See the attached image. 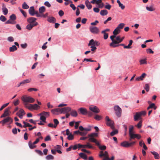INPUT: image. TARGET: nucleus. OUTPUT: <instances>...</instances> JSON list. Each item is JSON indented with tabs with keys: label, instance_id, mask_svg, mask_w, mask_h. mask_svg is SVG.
Returning a JSON list of instances; mask_svg holds the SVG:
<instances>
[{
	"label": "nucleus",
	"instance_id": "nucleus-1",
	"mask_svg": "<svg viewBox=\"0 0 160 160\" xmlns=\"http://www.w3.org/2000/svg\"><path fill=\"white\" fill-rule=\"evenodd\" d=\"M23 104L26 108V106H28V103H32L35 101V99L32 97L27 95H24L21 97Z\"/></svg>",
	"mask_w": 160,
	"mask_h": 160
},
{
	"label": "nucleus",
	"instance_id": "nucleus-2",
	"mask_svg": "<svg viewBox=\"0 0 160 160\" xmlns=\"http://www.w3.org/2000/svg\"><path fill=\"white\" fill-rule=\"evenodd\" d=\"M124 38V37H123L121 38L119 36H118L116 37L115 40L114 39L110 44V46L113 48H116L119 46L118 44L123 41Z\"/></svg>",
	"mask_w": 160,
	"mask_h": 160
},
{
	"label": "nucleus",
	"instance_id": "nucleus-3",
	"mask_svg": "<svg viewBox=\"0 0 160 160\" xmlns=\"http://www.w3.org/2000/svg\"><path fill=\"white\" fill-rule=\"evenodd\" d=\"M105 119L106 124L108 126H110L111 129H114V122L113 121L110 119L108 116H107L106 117Z\"/></svg>",
	"mask_w": 160,
	"mask_h": 160
},
{
	"label": "nucleus",
	"instance_id": "nucleus-4",
	"mask_svg": "<svg viewBox=\"0 0 160 160\" xmlns=\"http://www.w3.org/2000/svg\"><path fill=\"white\" fill-rule=\"evenodd\" d=\"M135 143V141L131 142L130 143L127 141H124L121 143V145L123 147L127 148L134 145Z\"/></svg>",
	"mask_w": 160,
	"mask_h": 160
},
{
	"label": "nucleus",
	"instance_id": "nucleus-5",
	"mask_svg": "<svg viewBox=\"0 0 160 160\" xmlns=\"http://www.w3.org/2000/svg\"><path fill=\"white\" fill-rule=\"evenodd\" d=\"M90 31L93 34H98L99 32V28L95 26H91L89 28Z\"/></svg>",
	"mask_w": 160,
	"mask_h": 160
},
{
	"label": "nucleus",
	"instance_id": "nucleus-6",
	"mask_svg": "<svg viewBox=\"0 0 160 160\" xmlns=\"http://www.w3.org/2000/svg\"><path fill=\"white\" fill-rule=\"evenodd\" d=\"M120 32V30L118 29L117 28L113 32V35L110 36V38L112 40V42L115 39L114 38H116V36L119 34Z\"/></svg>",
	"mask_w": 160,
	"mask_h": 160
},
{
	"label": "nucleus",
	"instance_id": "nucleus-7",
	"mask_svg": "<svg viewBox=\"0 0 160 160\" xmlns=\"http://www.w3.org/2000/svg\"><path fill=\"white\" fill-rule=\"evenodd\" d=\"M11 107H9L6 108L5 110L4 113L1 116V118L5 117L9 115L11 113L10 110L11 109Z\"/></svg>",
	"mask_w": 160,
	"mask_h": 160
},
{
	"label": "nucleus",
	"instance_id": "nucleus-8",
	"mask_svg": "<svg viewBox=\"0 0 160 160\" xmlns=\"http://www.w3.org/2000/svg\"><path fill=\"white\" fill-rule=\"evenodd\" d=\"M40 107L37 104H29L28 106H26V108H28L30 110H32L33 109L36 110L39 108Z\"/></svg>",
	"mask_w": 160,
	"mask_h": 160
},
{
	"label": "nucleus",
	"instance_id": "nucleus-9",
	"mask_svg": "<svg viewBox=\"0 0 160 160\" xmlns=\"http://www.w3.org/2000/svg\"><path fill=\"white\" fill-rule=\"evenodd\" d=\"M114 109L116 111L117 116L118 117H120L122 112L121 109L118 106L116 105L114 106Z\"/></svg>",
	"mask_w": 160,
	"mask_h": 160
},
{
	"label": "nucleus",
	"instance_id": "nucleus-10",
	"mask_svg": "<svg viewBox=\"0 0 160 160\" xmlns=\"http://www.w3.org/2000/svg\"><path fill=\"white\" fill-rule=\"evenodd\" d=\"M71 110V108L70 107H66L60 109V111L61 113H68Z\"/></svg>",
	"mask_w": 160,
	"mask_h": 160
},
{
	"label": "nucleus",
	"instance_id": "nucleus-11",
	"mask_svg": "<svg viewBox=\"0 0 160 160\" xmlns=\"http://www.w3.org/2000/svg\"><path fill=\"white\" fill-rule=\"evenodd\" d=\"M129 140L130 141H131L132 139H134L135 138H137L138 139H140L141 136L139 134H134L132 133L129 135Z\"/></svg>",
	"mask_w": 160,
	"mask_h": 160
},
{
	"label": "nucleus",
	"instance_id": "nucleus-12",
	"mask_svg": "<svg viewBox=\"0 0 160 160\" xmlns=\"http://www.w3.org/2000/svg\"><path fill=\"white\" fill-rule=\"evenodd\" d=\"M89 108L91 111L95 113H98L100 112L99 108L95 106H90Z\"/></svg>",
	"mask_w": 160,
	"mask_h": 160
},
{
	"label": "nucleus",
	"instance_id": "nucleus-13",
	"mask_svg": "<svg viewBox=\"0 0 160 160\" xmlns=\"http://www.w3.org/2000/svg\"><path fill=\"white\" fill-rule=\"evenodd\" d=\"M100 44L99 42L97 41H94L93 39L91 40L88 44V46H98Z\"/></svg>",
	"mask_w": 160,
	"mask_h": 160
},
{
	"label": "nucleus",
	"instance_id": "nucleus-14",
	"mask_svg": "<svg viewBox=\"0 0 160 160\" xmlns=\"http://www.w3.org/2000/svg\"><path fill=\"white\" fill-rule=\"evenodd\" d=\"M79 145V148H93L94 147L91 145L89 142H87V144L86 145H82L80 144Z\"/></svg>",
	"mask_w": 160,
	"mask_h": 160
},
{
	"label": "nucleus",
	"instance_id": "nucleus-15",
	"mask_svg": "<svg viewBox=\"0 0 160 160\" xmlns=\"http://www.w3.org/2000/svg\"><path fill=\"white\" fill-rule=\"evenodd\" d=\"M78 111L79 112L80 114L83 115H86L88 114V112L85 108H80L78 109Z\"/></svg>",
	"mask_w": 160,
	"mask_h": 160
},
{
	"label": "nucleus",
	"instance_id": "nucleus-16",
	"mask_svg": "<svg viewBox=\"0 0 160 160\" xmlns=\"http://www.w3.org/2000/svg\"><path fill=\"white\" fill-rule=\"evenodd\" d=\"M35 11V10L33 6L30 7L28 10V12L29 14L32 16H33L34 15Z\"/></svg>",
	"mask_w": 160,
	"mask_h": 160
},
{
	"label": "nucleus",
	"instance_id": "nucleus-17",
	"mask_svg": "<svg viewBox=\"0 0 160 160\" xmlns=\"http://www.w3.org/2000/svg\"><path fill=\"white\" fill-rule=\"evenodd\" d=\"M47 20L48 22L52 23H54L56 21V18L53 17H48Z\"/></svg>",
	"mask_w": 160,
	"mask_h": 160
},
{
	"label": "nucleus",
	"instance_id": "nucleus-18",
	"mask_svg": "<svg viewBox=\"0 0 160 160\" xmlns=\"http://www.w3.org/2000/svg\"><path fill=\"white\" fill-rule=\"evenodd\" d=\"M37 19L34 17H30L28 18L27 19V22L29 23H34L36 22V21Z\"/></svg>",
	"mask_w": 160,
	"mask_h": 160
},
{
	"label": "nucleus",
	"instance_id": "nucleus-19",
	"mask_svg": "<svg viewBox=\"0 0 160 160\" xmlns=\"http://www.w3.org/2000/svg\"><path fill=\"white\" fill-rule=\"evenodd\" d=\"M146 76V73H143L140 77L136 78L135 79L137 81L142 80Z\"/></svg>",
	"mask_w": 160,
	"mask_h": 160
},
{
	"label": "nucleus",
	"instance_id": "nucleus-20",
	"mask_svg": "<svg viewBox=\"0 0 160 160\" xmlns=\"http://www.w3.org/2000/svg\"><path fill=\"white\" fill-rule=\"evenodd\" d=\"M89 138L88 141L89 142H94L96 143V145H98V143H99L97 140L93 137H89Z\"/></svg>",
	"mask_w": 160,
	"mask_h": 160
},
{
	"label": "nucleus",
	"instance_id": "nucleus-21",
	"mask_svg": "<svg viewBox=\"0 0 160 160\" xmlns=\"http://www.w3.org/2000/svg\"><path fill=\"white\" fill-rule=\"evenodd\" d=\"M2 11L4 14L6 15L8 13V10L6 8L4 4H3L2 6Z\"/></svg>",
	"mask_w": 160,
	"mask_h": 160
},
{
	"label": "nucleus",
	"instance_id": "nucleus-22",
	"mask_svg": "<svg viewBox=\"0 0 160 160\" xmlns=\"http://www.w3.org/2000/svg\"><path fill=\"white\" fill-rule=\"evenodd\" d=\"M31 81V79L30 78L27 79L25 80H22L21 82V83L22 84V86L24 85L27 83H30Z\"/></svg>",
	"mask_w": 160,
	"mask_h": 160
},
{
	"label": "nucleus",
	"instance_id": "nucleus-23",
	"mask_svg": "<svg viewBox=\"0 0 160 160\" xmlns=\"http://www.w3.org/2000/svg\"><path fill=\"white\" fill-rule=\"evenodd\" d=\"M141 116L139 112L136 113V114L134 116V120L135 121H138L139 119H140Z\"/></svg>",
	"mask_w": 160,
	"mask_h": 160
},
{
	"label": "nucleus",
	"instance_id": "nucleus-24",
	"mask_svg": "<svg viewBox=\"0 0 160 160\" xmlns=\"http://www.w3.org/2000/svg\"><path fill=\"white\" fill-rule=\"evenodd\" d=\"M146 9L148 11L150 12L153 11L155 10V8L153 5H151L149 7L147 6Z\"/></svg>",
	"mask_w": 160,
	"mask_h": 160
},
{
	"label": "nucleus",
	"instance_id": "nucleus-25",
	"mask_svg": "<svg viewBox=\"0 0 160 160\" xmlns=\"http://www.w3.org/2000/svg\"><path fill=\"white\" fill-rule=\"evenodd\" d=\"M3 120L5 123L9 122H10V123H11L13 121V119L10 117H8L3 119Z\"/></svg>",
	"mask_w": 160,
	"mask_h": 160
},
{
	"label": "nucleus",
	"instance_id": "nucleus-26",
	"mask_svg": "<svg viewBox=\"0 0 160 160\" xmlns=\"http://www.w3.org/2000/svg\"><path fill=\"white\" fill-rule=\"evenodd\" d=\"M28 145L29 147L31 149H33L36 148V146L33 143H32L31 141L28 142Z\"/></svg>",
	"mask_w": 160,
	"mask_h": 160
},
{
	"label": "nucleus",
	"instance_id": "nucleus-27",
	"mask_svg": "<svg viewBox=\"0 0 160 160\" xmlns=\"http://www.w3.org/2000/svg\"><path fill=\"white\" fill-rule=\"evenodd\" d=\"M16 23V22L15 21H13V20L10 19L9 20L5 22V24H15Z\"/></svg>",
	"mask_w": 160,
	"mask_h": 160
},
{
	"label": "nucleus",
	"instance_id": "nucleus-28",
	"mask_svg": "<svg viewBox=\"0 0 160 160\" xmlns=\"http://www.w3.org/2000/svg\"><path fill=\"white\" fill-rule=\"evenodd\" d=\"M79 129L80 131H86L88 133V131H90L91 130L90 128H84L82 126H80L79 127Z\"/></svg>",
	"mask_w": 160,
	"mask_h": 160
},
{
	"label": "nucleus",
	"instance_id": "nucleus-29",
	"mask_svg": "<svg viewBox=\"0 0 160 160\" xmlns=\"http://www.w3.org/2000/svg\"><path fill=\"white\" fill-rule=\"evenodd\" d=\"M85 4L88 9H91L92 8V5L88 0L86 1Z\"/></svg>",
	"mask_w": 160,
	"mask_h": 160
},
{
	"label": "nucleus",
	"instance_id": "nucleus-30",
	"mask_svg": "<svg viewBox=\"0 0 160 160\" xmlns=\"http://www.w3.org/2000/svg\"><path fill=\"white\" fill-rule=\"evenodd\" d=\"M80 157L84 160H87V155L81 152L79 154Z\"/></svg>",
	"mask_w": 160,
	"mask_h": 160
},
{
	"label": "nucleus",
	"instance_id": "nucleus-31",
	"mask_svg": "<svg viewBox=\"0 0 160 160\" xmlns=\"http://www.w3.org/2000/svg\"><path fill=\"white\" fill-rule=\"evenodd\" d=\"M51 112L52 113V114L55 115L58 114L57 113L58 112H60V108H57L56 109H53L51 110Z\"/></svg>",
	"mask_w": 160,
	"mask_h": 160
},
{
	"label": "nucleus",
	"instance_id": "nucleus-32",
	"mask_svg": "<svg viewBox=\"0 0 160 160\" xmlns=\"http://www.w3.org/2000/svg\"><path fill=\"white\" fill-rule=\"evenodd\" d=\"M71 115L73 117H77L78 116V113L77 111L75 110H72L70 112Z\"/></svg>",
	"mask_w": 160,
	"mask_h": 160
},
{
	"label": "nucleus",
	"instance_id": "nucleus-33",
	"mask_svg": "<svg viewBox=\"0 0 160 160\" xmlns=\"http://www.w3.org/2000/svg\"><path fill=\"white\" fill-rule=\"evenodd\" d=\"M100 13L102 16H105L108 14V11L106 9L102 10L101 11Z\"/></svg>",
	"mask_w": 160,
	"mask_h": 160
},
{
	"label": "nucleus",
	"instance_id": "nucleus-34",
	"mask_svg": "<svg viewBox=\"0 0 160 160\" xmlns=\"http://www.w3.org/2000/svg\"><path fill=\"white\" fill-rule=\"evenodd\" d=\"M151 153L154 156V158L156 159H158L159 158V154L157 152L153 151L151 152Z\"/></svg>",
	"mask_w": 160,
	"mask_h": 160
},
{
	"label": "nucleus",
	"instance_id": "nucleus-35",
	"mask_svg": "<svg viewBox=\"0 0 160 160\" xmlns=\"http://www.w3.org/2000/svg\"><path fill=\"white\" fill-rule=\"evenodd\" d=\"M133 42V41L132 40H130L129 41V43L128 46H125L124 47V48L127 49H130L131 48V46L132 45Z\"/></svg>",
	"mask_w": 160,
	"mask_h": 160
},
{
	"label": "nucleus",
	"instance_id": "nucleus-36",
	"mask_svg": "<svg viewBox=\"0 0 160 160\" xmlns=\"http://www.w3.org/2000/svg\"><path fill=\"white\" fill-rule=\"evenodd\" d=\"M25 114V112L24 110L22 109H20L18 112H17L16 113L17 115H24Z\"/></svg>",
	"mask_w": 160,
	"mask_h": 160
},
{
	"label": "nucleus",
	"instance_id": "nucleus-37",
	"mask_svg": "<svg viewBox=\"0 0 160 160\" xmlns=\"http://www.w3.org/2000/svg\"><path fill=\"white\" fill-rule=\"evenodd\" d=\"M39 12L40 13H42L45 11V8L44 6L40 7L39 9Z\"/></svg>",
	"mask_w": 160,
	"mask_h": 160
},
{
	"label": "nucleus",
	"instance_id": "nucleus-38",
	"mask_svg": "<svg viewBox=\"0 0 160 160\" xmlns=\"http://www.w3.org/2000/svg\"><path fill=\"white\" fill-rule=\"evenodd\" d=\"M17 48L15 45H13L12 47L9 48V51L10 52H14L17 50Z\"/></svg>",
	"mask_w": 160,
	"mask_h": 160
},
{
	"label": "nucleus",
	"instance_id": "nucleus-39",
	"mask_svg": "<svg viewBox=\"0 0 160 160\" xmlns=\"http://www.w3.org/2000/svg\"><path fill=\"white\" fill-rule=\"evenodd\" d=\"M118 131L117 129H115L114 130H113L110 133V135L112 136H113L115 135L118 134Z\"/></svg>",
	"mask_w": 160,
	"mask_h": 160
},
{
	"label": "nucleus",
	"instance_id": "nucleus-40",
	"mask_svg": "<svg viewBox=\"0 0 160 160\" xmlns=\"http://www.w3.org/2000/svg\"><path fill=\"white\" fill-rule=\"evenodd\" d=\"M97 146L99 147V148L101 150H105L106 148V147L105 145L101 146L100 145L99 143H98V145Z\"/></svg>",
	"mask_w": 160,
	"mask_h": 160
},
{
	"label": "nucleus",
	"instance_id": "nucleus-41",
	"mask_svg": "<svg viewBox=\"0 0 160 160\" xmlns=\"http://www.w3.org/2000/svg\"><path fill=\"white\" fill-rule=\"evenodd\" d=\"M46 159L47 160H53L54 159V158L52 155H48L46 157Z\"/></svg>",
	"mask_w": 160,
	"mask_h": 160
},
{
	"label": "nucleus",
	"instance_id": "nucleus-42",
	"mask_svg": "<svg viewBox=\"0 0 160 160\" xmlns=\"http://www.w3.org/2000/svg\"><path fill=\"white\" fill-rule=\"evenodd\" d=\"M23 123L24 124V125L22 126V127L24 128H26L27 127H31L32 126L30 125L29 123L26 122L25 121H23Z\"/></svg>",
	"mask_w": 160,
	"mask_h": 160
},
{
	"label": "nucleus",
	"instance_id": "nucleus-43",
	"mask_svg": "<svg viewBox=\"0 0 160 160\" xmlns=\"http://www.w3.org/2000/svg\"><path fill=\"white\" fill-rule=\"evenodd\" d=\"M98 136V133H93L88 135V137H92L94 138V137H97Z\"/></svg>",
	"mask_w": 160,
	"mask_h": 160
},
{
	"label": "nucleus",
	"instance_id": "nucleus-44",
	"mask_svg": "<svg viewBox=\"0 0 160 160\" xmlns=\"http://www.w3.org/2000/svg\"><path fill=\"white\" fill-rule=\"evenodd\" d=\"M125 25V24L124 23H121L118 25L117 28L119 30H120V29L123 28Z\"/></svg>",
	"mask_w": 160,
	"mask_h": 160
},
{
	"label": "nucleus",
	"instance_id": "nucleus-45",
	"mask_svg": "<svg viewBox=\"0 0 160 160\" xmlns=\"http://www.w3.org/2000/svg\"><path fill=\"white\" fill-rule=\"evenodd\" d=\"M29 6L26 2H24L22 4V8L24 9H28L29 8Z\"/></svg>",
	"mask_w": 160,
	"mask_h": 160
},
{
	"label": "nucleus",
	"instance_id": "nucleus-46",
	"mask_svg": "<svg viewBox=\"0 0 160 160\" xmlns=\"http://www.w3.org/2000/svg\"><path fill=\"white\" fill-rule=\"evenodd\" d=\"M142 125V121H140L137 125H135V126L137 127L138 128H141Z\"/></svg>",
	"mask_w": 160,
	"mask_h": 160
},
{
	"label": "nucleus",
	"instance_id": "nucleus-47",
	"mask_svg": "<svg viewBox=\"0 0 160 160\" xmlns=\"http://www.w3.org/2000/svg\"><path fill=\"white\" fill-rule=\"evenodd\" d=\"M99 156L100 157H101L102 156L106 157L107 156H109L108 152L107 151H106L104 153H102V154H100L99 155Z\"/></svg>",
	"mask_w": 160,
	"mask_h": 160
},
{
	"label": "nucleus",
	"instance_id": "nucleus-48",
	"mask_svg": "<svg viewBox=\"0 0 160 160\" xmlns=\"http://www.w3.org/2000/svg\"><path fill=\"white\" fill-rule=\"evenodd\" d=\"M94 118L97 120H100L102 118V117L98 115H96L94 117Z\"/></svg>",
	"mask_w": 160,
	"mask_h": 160
},
{
	"label": "nucleus",
	"instance_id": "nucleus-49",
	"mask_svg": "<svg viewBox=\"0 0 160 160\" xmlns=\"http://www.w3.org/2000/svg\"><path fill=\"white\" fill-rule=\"evenodd\" d=\"M40 115H42L43 116H49V112H43L42 113L40 114Z\"/></svg>",
	"mask_w": 160,
	"mask_h": 160
},
{
	"label": "nucleus",
	"instance_id": "nucleus-50",
	"mask_svg": "<svg viewBox=\"0 0 160 160\" xmlns=\"http://www.w3.org/2000/svg\"><path fill=\"white\" fill-rule=\"evenodd\" d=\"M53 121L54 123V128H56L57 125L59 124V122L56 119H54Z\"/></svg>",
	"mask_w": 160,
	"mask_h": 160
},
{
	"label": "nucleus",
	"instance_id": "nucleus-51",
	"mask_svg": "<svg viewBox=\"0 0 160 160\" xmlns=\"http://www.w3.org/2000/svg\"><path fill=\"white\" fill-rule=\"evenodd\" d=\"M10 18L13 21H15L16 19V17L15 14H12L10 16Z\"/></svg>",
	"mask_w": 160,
	"mask_h": 160
},
{
	"label": "nucleus",
	"instance_id": "nucleus-52",
	"mask_svg": "<svg viewBox=\"0 0 160 160\" xmlns=\"http://www.w3.org/2000/svg\"><path fill=\"white\" fill-rule=\"evenodd\" d=\"M67 138L68 140H72L74 138L73 135L71 133L70 135H68Z\"/></svg>",
	"mask_w": 160,
	"mask_h": 160
},
{
	"label": "nucleus",
	"instance_id": "nucleus-53",
	"mask_svg": "<svg viewBox=\"0 0 160 160\" xmlns=\"http://www.w3.org/2000/svg\"><path fill=\"white\" fill-rule=\"evenodd\" d=\"M133 129V126L131 125L130 126L129 128V135L130 134H132L133 133L132 130Z\"/></svg>",
	"mask_w": 160,
	"mask_h": 160
},
{
	"label": "nucleus",
	"instance_id": "nucleus-54",
	"mask_svg": "<svg viewBox=\"0 0 160 160\" xmlns=\"http://www.w3.org/2000/svg\"><path fill=\"white\" fill-rule=\"evenodd\" d=\"M0 20L2 22H4L7 20V18L5 16L1 15L0 17Z\"/></svg>",
	"mask_w": 160,
	"mask_h": 160
},
{
	"label": "nucleus",
	"instance_id": "nucleus-55",
	"mask_svg": "<svg viewBox=\"0 0 160 160\" xmlns=\"http://www.w3.org/2000/svg\"><path fill=\"white\" fill-rule=\"evenodd\" d=\"M9 104V103H8L4 104L3 105H2V106L0 108V111H2L3 109V108H5L7 106H8V105Z\"/></svg>",
	"mask_w": 160,
	"mask_h": 160
},
{
	"label": "nucleus",
	"instance_id": "nucleus-56",
	"mask_svg": "<svg viewBox=\"0 0 160 160\" xmlns=\"http://www.w3.org/2000/svg\"><path fill=\"white\" fill-rule=\"evenodd\" d=\"M140 64H146L147 61L145 59H142L140 61Z\"/></svg>",
	"mask_w": 160,
	"mask_h": 160
},
{
	"label": "nucleus",
	"instance_id": "nucleus-57",
	"mask_svg": "<svg viewBox=\"0 0 160 160\" xmlns=\"http://www.w3.org/2000/svg\"><path fill=\"white\" fill-rule=\"evenodd\" d=\"M79 145H80V144H76L74 146H72V148L74 150H75L78 148H79Z\"/></svg>",
	"mask_w": 160,
	"mask_h": 160
},
{
	"label": "nucleus",
	"instance_id": "nucleus-58",
	"mask_svg": "<svg viewBox=\"0 0 160 160\" xmlns=\"http://www.w3.org/2000/svg\"><path fill=\"white\" fill-rule=\"evenodd\" d=\"M102 34H103L104 36H103V38L104 39L106 40L107 39L108 37V33L106 32L105 33H101Z\"/></svg>",
	"mask_w": 160,
	"mask_h": 160
},
{
	"label": "nucleus",
	"instance_id": "nucleus-59",
	"mask_svg": "<svg viewBox=\"0 0 160 160\" xmlns=\"http://www.w3.org/2000/svg\"><path fill=\"white\" fill-rule=\"evenodd\" d=\"M71 4L70 5V7L72 8L73 10H75L76 8L74 5L72 4V1L71 3H70Z\"/></svg>",
	"mask_w": 160,
	"mask_h": 160
},
{
	"label": "nucleus",
	"instance_id": "nucleus-60",
	"mask_svg": "<svg viewBox=\"0 0 160 160\" xmlns=\"http://www.w3.org/2000/svg\"><path fill=\"white\" fill-rule=\"evenodd\" d=\"M149 106L151 108H153L154 110H155L157 108L156 107L155 105V104L154 103L151 104Z\"/></svg>",
	"mask_w": 160,
	"mask_h": 160
},
{
	"label": "nucleus",
	"instance_id": "nucleus-61",
	"mask_svg": "<svg viewBox=\"0 0 160 160\" xmlns=\"http://www.w3.org/2000/svg\"><path fill=\"white\" fill-rule=\"evenodd\" d=\"M20 101L19 99H18L15 101L13 102V103L15 106H16L18 105Z\"/></svg>",
	"mask_w": 160,
	"mask_h": 160
},
{
	"label": "nucleus",
	"instance_id": "nucleus-62",
	"mask_svg": "<svg viewBox=\"0 0 160 160\" xmlns=\"http://www.w3.org/2000/svg\"><path fill=\"white\" fill-rule=\"evenodd\" d=\"M40 120L42 121V122H45V120H46V117L42 115L40 117Z\"/></svg>",
	"mask_w": 160,
	"mask_h": 160
},
{
	"label": "nucleus",
	"instance_id": "nucleus-63",
	"mask_svg": "<svg viewBox=\"0 0 160 160\" xmlns=\"http://www.w3.org/2000/svg\"><path fill=\"white\" fill-rule=\"evenodd\" d=\"M107 4L105 6V8L108 10H110L111 7V6L108 3H107Z\"/></svg>",
	"mask_w": 160,
	"mask_h": 160
},
{
	"label": "nucleus",
	"instance_id": "nucleus-64",
	"mask_svg": "<svg viewBox=\"0 0 160 160\" xmlns=\"http://www.w3.org/2000/svg\"><path fill=\"white\" fill-rule=\"evenodd\" d=\"M26 28L27 29L30 30H31L32 28V26L31 25V24H29L27 25L26 27Z\"/></svg>",
	"mask_w": 160,
	"mask_h": 160
}]
</instances>
